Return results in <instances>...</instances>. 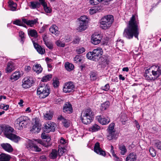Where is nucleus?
<instances>
[{
    "instance_id": "obj_1",
    "label": "nucleus",
    "mask_w": 161,
    "mask_h": 161,
    "mask_svg": "<svg viewBox=\"0 0 161 161\" xmlns=\"http://www.w3.org/2000/svg\"><path fill=\"white\" fill-rule=\"evenodd\" d=\"M139 21L137 18L134 15H132L127 27L124 31L123 36L128 39H131L133 36L137 39L139 34L138 27Z\"/></svg>"
},
{
    "instance_id": "obj_2",
    "label": "nucleus",
    "mask_w": 161,
    "mask_h": 161,
    "mask_svg": "<svg viewBox=\"0 0 161 161\" xmlns=\"http://www.w3.org/2000/svg\"><path fill=\"white\" fill-rule=\"evenodd\" d=\"M161 75V66L153 65L145 70L144 77L148 81H153Z\"/></svg>"
},
{
    "instance_id": "obj_3",
    "label": "nucleus",
    "mask_w": 161,
    "mask_h": 161,
    "mask_svg": "<svg viewBox=\"0 0 161 161\" xmlns=\"http://www.w3.org/2000/svg\"><path fill=\"white\" fill-rule=\"evenodd\" d=\"M93 116L92 112L91 109L89 108L85 110L82 112L80 118L82 122L87 125L91 122Z\"/></svg>"
},
{
    "instance_id": "obj_4",
    "label": "nucleus",
    "mask_w": 161,
    "mask_h": 161,
    "mask_svg": "<svg viewBox=\"0 0 161 161\" xmlns=\"http://www.w3.org/2000/svg\"><path fill=\"white\" fill-rule=\"evenodd\" d=\"M14 129L10 126H6L4 128V134L8 138L13 141L17 143L20 141V138L19 136L13 134Z\"/></svg>"
},
{
    "instance_id": "obj_5",
    "label": "nucleus",
    "mask_w": 161,
    "mask_h": 161,
    "mask_svg": "<svg viewBox=\"0 0 161 161\" xmlns=\"http://www.w3.org/2000/svg\"><path fill=\"white\" fill-rule=\"evenodd\" d=\"M114 20L113 16L110 15H106L102 18L100 21V27L104 30H106L111 25Z\"/></svg>"
},
{
    "instance_id": "obj_6",
    "label": "nucleus",
    "mask_w": 161,
    "mask_h": 161,
    "mask_svg": "<svg viewBox=\"0 0 161 161\" xmlns=\"http://www.w3.org/2000/svg\"><path fill=\"white\" fill-rule=\"evenodd\" d=\"M43 142L40 139L29 140L27 142L26 147L29 150H31L36 152H40V148L38 147L37 145L39 144H42Z\"/></svg>"
},
{
    "instance_id": "obj_7",
    "label": "nucleus",
    "mask_w": 161,
    "mask_h": 161,
    "mask_svg": "<svg viewBox=\"0 0 161 161\" xmlns=\"http://www.w3.org/2000/svg\"><path fill=\"white\" fill-rule=\"evenodd\" d=\"M37 93L40 98H45L50 93L48 86L43 84H41L37 88Z\"/></svg>"
},
{
    "instance_id": "obj_8",
    "label": "nucleus",
    "mask_w": 161,
    "mask_h": 161,
    "mask_svg": "<svg viewBox=\"0 0 161 161\" xmlns=\"http://www.w3.org/2000/svg\"><path fill=\"white\" fill-rule=\"evenodd\" d=\"M28 118L25 116H20L17 119L15 122V125L18 130H21L25 127L28 123Z\"/></svg>"
},
{
    "instance_id": "obj_9",
    "label": "nucleus",
    "mask_w": 161,
    "mask_h": 161,
    "mask_svg": "<svg viewBox=\"0 0 161 161\" xmlns=\"http://www.w3.org/2000/svg\"><path fill=\"white\" fill-rule=\"evenodd\" d=\"M114 123L111 124L109 125L108 134L107 136V138L109 140L116 139L118 137V135L114 130Z\"/></svg>"
},
{
    "instance_id": "obj_10",
    "label": "nucleus",
    "mask_w": 161,
    "mask_h": 161,
    "mask_svg": "<svg viewBox=\"0 0 161 161\" xmlns=\"http://www.w3.org/2000/svg\"><path fill=\"white\" fill-rule=\"evenodd\" d=\"M75 86L72 82L69 81L65 83L63 88V92L66 93H69L74 91Z\"/></svg>"
},
{
    "instance_id": "obj_11",
    "label": "nucleus",
    "mask_w": 161,
    "mask_h": 161,
    "mask_svg": "<svg viewBox=\"0 0 161 161\" xmlns=\"http://www.w3.org/2000/svg\"><path fill=\"white\" fill-rule=\"evenodd\" d=\"M34 81L31 78L25 77L22 81V86L23 88L27 89L32 86Z\"/></svg>"
},
{
    "instance_id": "obj_12",
    "label": "nucleus",
    "mask_w": 161,
    "mask_h": 161,
    "mask_svg": "<svg viewBox=\"0 0 161 161\" xmlns=\"http://www.w3.org/2000/svg\"><path fill=\"white\" fill-rule=\"evenodd\" d=\"M35 124L33 126L31 131L33 132L38 133L41 130L42 124L40 122L39 119L37 118H35L34 119Z\"/></svg>"
},
{
    "instance_id": "obj_13",
    "label": "nucleus",
    "mask_w": 161,
    "mask_h": 161,
    "mask_svg": "<svg viewBox=\"0 0 161 161\" xmlns=\"http://www.w3.org/2000/svg\"><path fill=\"white\" fill-rule=\"evenodd\" d=\"M55 124L51 121H48L45 124L44 131L47 133L53 131L55 128Z\"/></svg>"
},
{
    "instance_id": "obj_14",
    "label": "nucleus",
    "mask_w": 161,
    "mask_h": 161,
    "mask_svg": "<svg viewBox=\"0 0 161 161\" xmlns=\"http://www.w3.org/2000/svg\"><path fill=\"white\" fill-rule=\"evenodd\" d=\"M96 119L100 124L103 125L108 124L110 122V119L108 116L105 117L103 116L99 115L97 116Z\"/></svg>"
},
{
    "instance_id": "obj_15",
    "label": "nucleus",
    "mask_w": 161,
    "mask_h": 161,
    "mask_svg": "<svg viewBox=\"0 0 161 161\" xmlns=\"http://www.w3.org/2000/svg\"><path fill=\"white\" fill-rule=\"evenodd\" d=\"M93 53H94V56L96 61L99 60L101 57L103 53V52L101 48L98 47L93 50Z\"/></svg>"
},
{
    "instance_id": "obj_16",
    "label": "nucleus",
    "mask_w": 161,
    "mask_h": 161,
    "mask_svg": "<svg viewBox=\"0 0 161 161\" xmlns=\"http://www.w3.org/2000/svg\"><path fill=\"white\" fill-rule=\"evenodd\" d=\"M101 38L100 35L97 34H93L92 36L91 42L94 45H97L100 42Z\"/></svg>"
},
{
    "instance_id": "obj_17",
    "label": "nucleus",
    "mask_w": 161,
    "mask_h": 161,
    "mask_svg": "<svg viewBox=\"0 0 161 161\" xmlns=\"http://www.w3.org/2000/svg\"><path fill=\"white\" fill-rule=\"evenodd\" d=\"M32 42L35 48L39 53L42 54L45 53V49L39 45L36 42H35V41L33 39H32Z\"/></svg>"
},
{
    "instance_id": "obj_18",
    "label": "nucleus",
    "mask_w": 161,
    "mask_h": 161,
    "mask_svg": "<svg viewBox=\"0 0 161 161\" xmlns=\"http://www.w3.org/2000/svg\"><path fill=\"white\" fill-rule=\"evenodd\" d=\"M94 151L96 153L103 156H105L106 154L105 152L101 149L100 147L99 143L97 142L95 145L94 147Z\"/></svg>"
},
{
    "instance_id": "obj_19",
    "label": "nucleus",
    "mask_w": 161,
    "mask_h": 161,
    "mask_svg": "<svg viewBox=\"0 0 161 161\" xmlns=\"http://www.w3.org/2000/svg\"><path fill=\"white\" fill-rule=\"evenodd\" d=\"M72 108L71 104L69 103H65L63 107V111L64 113L70 114L72 112Z\"/></svg>"
},
{
    "instance_id": "obj_20",
    "label": "nucleus",
    "mask_w": 161,
    "mask_h": 161,
    "mask_svg": "<svg viewBox=\"0 0 161 161\" xmlns=\"http://www.w3.org/2000/svg\"><path fill=\"white\" fill-rule=\"evenodd\" d=\"M21 76V74L19 71H15L11 75L10 79V80L13 82L19 79Z\"/></svg>"
},
{
    "instance_id": "obj_21",
    "label": "nucleus",
    "mask_w": 161,
    "mask_h": 161,
    "mask_svg": "<svg viewBox=\"0 0 161 161\" xmlns=\"http://www.w3.org/2000/svg\"><path fill=\"white\" fill-rule=\"evenodd\" d=\"M49 31L52 34H54L56 36H58L59 34L58 27L55 25H53L49 28Z\"/></svg>"
},
{
    "instance_id": "obj_22",
    "label": "nucleus",
    "mask_w": 161,
    "mask_h": 161,
    "mask_svg": "<svg viewBox=\"0 0 161 161\" xmlns=\"http://www.w3.org/2000/svg\"><path fill=\"white\" fill-rule=\"evenodd\" d=\"M137 156L134 153H131L129 154L126 159V161H136Z\"/></svg>"
},
{
    "instance_id": "obj_23",
    "label": "nucleus",
    "mask_w": 161,
    "mask_h": 161,
    "mask_svg": "<svg viewBox=\"0 0 161 161\" xmlns=\"http://www.w3.org/2000/svg\"><path fill=\"white\" fill-rule=\"evenodd\" d=\"M79 25L77 28V30L80 32L82 31L86 30L87 28L88 24L85 23H81L79 22Z\"/></svg>"
},
{
    "instance_id": "obj_24",
    "label": "nucleus",
    "mask_w": 161,
    "mask_h": 161,
    "mask_svg": "<svg viewBox=\"0 0 161 161\" xmlns=\"http://www.w3.org/2000/svg\"><path fill=\"white\" fill-rule=\"evenodd\" d=\"M1 146L4 149L8 152H11L13 151V149L12 147L8 143L2 144H1Z\"/></svg>"
},
{
    "instance_id": "obj_25",
    "label": "nucleus",
    "mask_w": 161,
    "mask_h": 161,
    "mask_svg": "<svg viewBox=\"0 0 161 161\" xmlns=\"http://www.w3.org/2000/svg\"><path fill=\"white\" fill-rule=\"evenodd\" d=\"M112 0H89V2L90 4L92 5H97L99 3L104 2L107 3L111 1Z\"/></svg>"
},
{
    "instance_id": "obj_26",
    "label": "nucleus",
    "mask_w": 161,
    "mask_h": 161,
    "mask_svg": "<svg viewBox=\"0 0 161 161\" xmlns=\"http://www.w3.org/2000/svg\"><path fill=\"white\" fill-rule=\"evenodd\" d=\"M14 69V68L13 63L12 62H8L6 69V72L7 73H10Z\"/></svg>"
},
{
    "instance_id": "obj_27",
    "label": "nucleus",
    "mask_w": 161,
    "mask_h": 161,
    "mask_svg": "<svg viewBox=\"0 0 161 161\" xmlns=\"http://www.w3.org/2000/svg\"><path fill=\"white\" fill-rule=\"evenodd\" d=\"M10 158V155L4 153L0 154V161H9Z\"/></svg>"
},
{
    "instance_id": "obj_28",
    "label": "nucleus",
    "mask_w": 161,
    "mask_h": 161,
    "mask_svg": "<svg viewBox=\"0 0 161 161\" xmlns=\"http://www.w3.org/2000/svg\"><path fill=\"white\" fill-rule=\"evenodd\" d=\"M79 22L81 23H85L86 24H88L89 21V19L88 17L86 15L82 16L78 19Z\"/></svg>"
},
{
    "instance_id": "obj_29",
    "label": "nucleus",
    "mask_w": 161,
    "mask_h": 161,
    "mask_svg": "<svg viewBox=\"0 0 161 161\" xmlns=\"http://www.w3.org/2000/svg\"><path fill=\"white\" fill-rule=\"evenodd\" d=\"M100 129V127L96 124H94L89 128V130L92 132L97 131Z\"/></svg>"
},
{
    "instance_id": "obj_30",
    "label": "nucleus",
    "mask_w": 161,
    "mask_h": 161,
    "mask_svg": "<svg viewBox=\"0 0 161 161\" xmlns=\"http://www.w3.org/2000/svg\"><path fill=\"white\" fill-rule=\"evenodd\" d=\"M33 69L37 74H39L41 72L42 70V68L40 64H37L33 66Z\"/></svg>"
},
{
    "instance_id": "obj_31",
    "label": "nucleus",
    "mask_w": 161,
    "mask_h": 161,
    "mask_svg": "<svg viewBox=\"0 0 161 161\" xmlns=\"http://www.w3.org/2000/svg\"><path fill=\"white\" fill-rule=\"evenodd\" d=\"M9 8L11 11H15L16 9L17 5L12 1H10L8 3Z\"/></svg>"
},
{
    "instance_id": "obj_32",
    "label": "nucleus",
    "mask_w": 161,
    "mask_h": 161,
    "mask_svg": "<svg viewBox=\"0 0 161 161\" xmlns=\"http://www.w3.org/2000/svg\"><path fill=\"white\" fill-rule=\"evenodd\" d=\"M64 66L66 69L69 71L73 70L74 68V66L72 64L69 62L65 63Z\"/></svg>"
},
{
    "instance_id": "obj_33",
    "label": "nucleus",
    "mask_w": 161,
    "mask_h": 161,
    "mask_svg": "<svg viewBox=\"0 0 161 161\" xmlns=\"http://www.w3.org/2000/svg\"><path fill=\"white\" fill-rule=\"evenodd\" d=\"M66 150L64 148V146H61V145H59V149L58 150V153L59 156L62 155L63 153L65 152Z\"/></svg>"
},
{
    "instance_id": "obj_34",
    "label": "nucleus",
    "mask_w": 161,
    "mask_h": 161,
    "mask_svg": "<svg viewBox=\"0 0 161 161\" xmlns=\"http://www.w3.org/2000/svg\"><path fill=\"white\" fill-rule=\"evenodd\" d=\"M28 33L30 36L31 37H33L36 38L37 36V32L36 30H28Z\"/></svg>"
},
{
    "instance_id": "obj_35",
    "label": "nucleus",
    "mask_w": 161,
    "mask_h": 161,
    "mask_svg": "<svg viewBox=\"0 0 161 161\" xmlns=\"http://www.w3.org/2000/svg\"><path fill=\"white\" fill-rule=\"evenodd\" d=\"M44 118L46 120H50L53 117V114L50 111L47 112L44 115Z\"/></svg>"
},
{
    "instance_id": "obj_36",
    "label": "nucleus",
    "mask_w": 161,
    "mask_h": 161,
    "mask_svg": "<svg viewBox=\"0 0 161 161\" xmlns=\"http://www.w3.org/2000/svg\"><path fill=\"white\" fill-rule=\"evenodd\" d=\"M94 53H93V51L92 52H88L86 54V57L87 58L92 59L93 60L96 61L95 57L94 56Z\"/></svg>"
},
{
    "instance_id": "obj_37",
    "label": "nucleus",
    "mask_w": 161,
    "mask_h": 161,
    "mask_svg": "<svg viewBox=\"0 0 161 161\" xmlns=\"http://www.w3.org/2000/svg\"><path fill=\"white\" fill-rule=\"evenodd\" d=\"M74 60L76 63L83 62V58L80 55H77L74 58Z\"/></svg>"
},
{
    "instance_id": "obj_38",
    "label": "nucleus",
    "mask_w": 161,
    "mask_h": 161,
    "mask_svg": "<svg viewBox=\"0 0 161 161\" xmlns=\"http://www.w3.org/2000/svg\"><path fill=\"white\" fill-rule=\"evenodd\" d=\"M100 9H98L97 6L94 7L90 9L89 11L90 14L92 15L95 13H97Z\"/></svg>"
},
{
    "instance_id": "obj_39",
    "label": "nucleus",
    "mask_w": 161,
    "mask_h": 161,
    "mask_svg": "<svg viewBox=\"0 0 161 161\" xmlns=\"http://www.w3.org/2000/svg\"><path fill=\"white\" fill-rule=\"evenodd\" d=\"M55 44L59 47H64L65 45V42L63 41H61L60 40H58L56 41Z\"/></svg>"
},
{
    "instance_id": "obj_40",
    "label": "nucleus",
    "mask_w": 161,
    "mask_h": 161,
    "mask_svg": "<svg viewBox=\"0 0 161 161\" xmlns=\"http://www.w3.org/2000/svg\"><path fill=\"white\" fill-rule=\"evenodd\" d=\"M110 103L109 102L106 101L101 104V109L102 110H105L109 106Z\"/></svg>"
},
{
    "instance_id": "obj_41",
    "label": "nucleus",
    "mask_w": 161,
    "mask_h": 161,
    "mask_svg": "<svg viewBox=\"0 0 161 161\" xmlns=\"http://www.w3.org/2000/svg\"><path fill=\"white\" fill-rule=\"evenodd\" d=\"M50 156L52 159L56 158L58 156V152L55 149L53 150Z\"/></svg>"
},
{
    "instance_id": "obj_42",
    "label": "nucleus",
    "mask_w": 161,
    "mask_h": 161,
    "mask_svg": "<svg viewBox=\"0 0 161 161\" xmlns=\"http://www.w3.org/2000/svg\"><path fill=\"white\" fill-rule=\"evenodd\" d=\"M19 36L21 38L20 42L23 44L25 38V34L22 31H20L19 32Z\"/></svg>"
},
{
    "instance_id": "obj_43",
    "label": "nucleus",
    "mask_w": 161,
    "mask_h": 161,
    "mask_svg": "<svg viewBox=\"0 0 161 161\" xmlns=\"http://www.w3.org/2000/svg\"><path fill=\"white\" fill-rule=\"evenodd\" d=\"M38 19H36L34 20H28V22L27 25H30L31 27H32L33 26V25L35 24L36 22H37Z\"/></svg>"
},
{
    "instance_id": "obj_44",
    "label": "nucleus",
    "mask_w": 161,
    "mask_h": 161,
    "mask_svg": "<svg viewBox=\"0 0 161 161\" xmlns=\"http://www.w3.org/2000/svg\"><path fill=\"white\" fill-rule=\"evenodd\" d=\"M53 84L54 87H58L59 85L58 79L57 78H53Z\"/></svg>"
},
{
    "instance_id": "obj_45",
    "label": "nucleus",
    "mask_w": 161,
    "mask_h": 161,
    "mask_svg": "<svg viewBox=\"0 0 161 161\" xmlns=\"http://www.w3.org/2000/svg\"><path fill=\"white\" fill-rule=\"evenodd\" d=\"M119 148L120 151V153L122 155L125 154L127 151L126 147L124 145L120 146Z\"/></svg>"
},
{
    "instance_id": "obj_46",
    "label": "nucleus",
    "mask_w": 161,
    "mask_h": 161,
    "mask_svg": "<svg viewBox=\"0 0 161 161\" xmlns=\"http://www.w3.org/2000/svg\"><path fill=\"white\" fill-rule=\"evenodd\" d=\"M119 119L120 121L122 122H125L127 120V117L125 114H122L119 117Z\"/></svg>"
},
{
    "instance_id": "obj_47",
    "label": "nucleus",
    "mask_w": 161,
    "mask_h": 161,
    "mask_svg": "<svg viewBox=\"0 0 161 161\" xmlns=\"http://www.w3.org/2000/svg\"><path fill=\"white\" fill-rule=\"evenodd\" d=\"M13 23L14 24L21 26H24L25 25L23 23L21 20L17 19L13 22Z\"/></svg>"
},
{
    "instance_id": "obj_48",
    "label": "nucleus",
    "mask_w": 161,
    "mask_h": 161,
    "mask_svg": "<svg viewBox=\"0 0 161 161\" xmlns=\"http://www.w3.org/2000/svg\"><path fill=\"white\" fill-rule=\"evenodd\" d=\"M85 51V50L84 47H80L77 48L76 51L78 54H81L84 52Z\"/></svg>"
},
{
    "instance_id": "obj_49",
    "label": "nucleus",
    "mask_w": 161,
    "mask_h": 161,
    "mask_svg": "<svg viewBox=\"0 0 161 161\" xmlns=\"http://www.w3.org/2000/svg\"><path fill=\"white\" fill-rule=\"evenodd\" d=\"M62 122L63 125L65 127H68L70 124V121L69 120L66 119H63Z\"/></svg>"
},
{
    "instance_id": "obj_50",
    "label": "nucleus",
    "mask_w": 161,
    "mask_h": 161,
    "mask_svg": "<svg viewBox=\"0 0 161 161\" xmlns=\"http://www.w3.org/2000/svg\"><path fill=\"white\" fill-rule=\"evenodd\" d=\"M51 75H47L42 78V81L43 82H46L49 80L51 78Z\"/></svg>"
},
{
    "instance_id": "obj_51",
    "label": "nucleus",
    "mask_w": 161,
    "mask_h": 161,
    "mask_svg": "<svg viewBox=\"0 0 161 161\" xmlns=\"http://www.w3.org/2000/svg\"><path fill=\"white\" fill-rule=\"evenodd\" d=\"M43 6L46 12L47 13H50L51 12V8L50 7L47 6V3L45 5H43Z\"/></svg>"
},
{
    "instance_id": "obj_52",
    "label": "nucleus",
    "mask_w": 161,
    "mask_h": 161,
    "mask_svg": "<svg viewBox=\"0 0 161 161\" xmlns=\"http://www.w3.org/2000/svg\"><path fill=\"white\" fill-rule=\"evenodd\" d=\"M39 5V3L37 2H33L31 3V7L33 9L36 8Z\"/></svg>"
},
{
    "instance_id": "obj_53",
    "label": "nucleus",
    "mask_w": 161,
    "mask_h": 161,
    "mask_svg": "<svg viewBox=\"0 0 161 161\" xmlns=\"http://www.w3.org/2000/svg\"><path fill=\"white\" fill-rule=\"evenodd\" d=\"M155 147L158 149L161 150V142L158 141L155 143Z\"/></svg>"
},
{
    "instance_id": "obj_54",
    "label": "nucleus",
    "mask_w": 161,
    "mask_h": 161,
    "mask_svg": "<svg viewBox=\"0 0 161 161\" xmlns=\"http://www.w3.org/2000/svg\"><path fill=\"white\" fill-rule=\"evenodd\" d=\"M9 107L8 105H6L3 103L1 104L0 105V108L4 110H7Z\"/></svg>"
},
{
    "instance_id": "obj_55",
    "label": "nucleus",
    "mask_w": 161,
    "mask_h": 161,
    "mask_svg": "<svg viewBox=\"0 0 161 161\" xmlns=\"http://www.w3.org/2000/svg\"><path fill=\"white\" fill-rule=\"evenodd\" d=\"M149 152L151 155L153 157L156 156V154L154 149L152 147H150L149 149Z\"/></svg>"
},
{
    "instance_id": "obj_56",
    "label": "nucleus",
    "mask_w": 161,
    "mask_h": 161,
    "mask_svg": "<svg viewBox=\"0 0 161 161\" xmlns=\"http://www.w3.org/2000/svg\"><path fill=\"white\" fill-rule=\"evenodd\" d=\"M46 46L50 49H52L53 48V44L50 42H46L45 43Z\"/></svg>"
},
{
    "instance_id": "obj_57",
    "label": "nucleus",
    "mask_w": 161,
    "mask_h": 161,
    "mask_svg": "<svg viewBox=\"0 0 161 161\" xmlns=\"http://www.w3.org/2000/svg\"><path fill=\"white\" fill-rule=\"evenodd\" d=\"M60 144L61 146H64V145L66 143V141L63 138L61 137L59 141Z\"/></svg>"
},
{
    "instance_id": "obj_58",
    "label": "nucleus",
    "mask_w": 161,
    "mask_h": 161,
    "mask_svg": "<svg viewBox=\"0 0 161 161\" xmlns=\"http://www.w3.org/2000/svg\"><path fill=\"white\" fill-rule=\"evenodd\" d=\"M109 86L108 84H106L104 86L102 87V89L105 91H108L109 89Z\"/></svg>"
},
{
    "instance_id": "obj_59",
    "label": "nucleus",
    "mask_w": 161,
    "mask_h": 161,
    "mask_svg": "<svg viewBox=\"0 0 161 161\" xmlns=\"http://www.w3.org/2000/svg\"><path fill=\"white\" fill-rule=\"evenodd\" d=\"M80 41V39L79 37H77L75 38L73 41L74 44L78 43Z\"/></svg>"
},
{
    "instance_id": "obj_60",
    "label": "nucleus",
    "mask_w": 161,
    "mask_h": 161,
    "mask_svg": "<svg viewBox=\"0 0 161 161\" xmlns=\"http://www.w3.org/2000/svg\"><path fill=\"white\" fill-rule=\"evenodd\" d=\"M46 157L44 155H42L40 157V159L41 161H44L46 160Z\"/></svg>"
},
{
    "instance_id": "obj_61",
    "label": "nucleus",
    "mask_w": 161,
    "mask_h": 161,
    "mask_svg": "<svg viewBox=\"0 0 161 161\" xmlns=\"http://www.w3.org/2000/svg\"><path fill=\"white\" fill-rule=\"evenodd\" d=\"M40 3L42 5H45L46 3L45 0H39Z\"/></svg>"
},
{
    "instance_id": "obj_62",
    "label": "nucleus",
    "mask_w": 161,
    "mask_h": 161,
    "mask_svg": "<svg viewBox=\"0 0 161 161\" xmlns=\"http://www.w3.org/2000/svg\"><path fill=\"white\" fill-rule=\"evenodd\" d=\"M41 137L42 139H46L47 138V136L45 133H42L41 135Z\"/></svg>"
},
{
    "instance_id": "obj_63",
    "label": "nucleus",
    "mask_w": 161,
    "mask_h": 161,
    "mask_svg": "<svg viewBox=\"0 0 161 161\" xmlns=\"http://www.w3.org/2000/svg\"><path fill=\"white\" fill-rule=\"evenodd\" d=\"M24 102L22 99H20L19 102L18 103V104L20 106L22 107L23 105H22Z\"/></svg>"
},
{
    "instance_id": "obj_64",
    "label": "nucleus",
    "mask_w": 161,
    "mask_h": 161,
    "mask_svg": "<svg viewBox=\"0 0 161 161\" xmlns=\"http://www.w3.org/2000/svg\"><path fill=\"white\" fill-rule=\"evenodd\" d=\"M31 69V68L29 66H26L25 67V70L27 71H28Z\"/></svg>"
}]
</instances>
